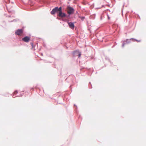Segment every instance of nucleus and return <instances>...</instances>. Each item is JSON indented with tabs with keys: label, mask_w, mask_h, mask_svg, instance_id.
<instances>
[{
	"label": "nucleus",
	"mask_w": 146,
	"mask_h": 146,
	"mask_svg": "<svg viewBox=\"0 0 146 146\" xmlns=\"http://www.w3.org/2000/svg\"><path fill=\"white\" fill-rule=\"evenodd\" d=\"M124 46V44H123V46Z\"/></svg>",
	"instance_id": "10"
},
{
	"label": "nucleus",
	"mask_w": 146,
	"mask_h": 146,
	"mask_svg": "<svg viewBox=\"0 0 146 146\" xmlns=\"http://www.w3.org/2000/svg\"><path fill=\"white\" fill-rule=\"evenodd\" d=\"M61 7H60L59 8H58V7H55V8L53 9L52 11L51 12V14L52 15H54L56 13H58V14L59 12L60 11V10H61Z\"/></svg>",
	"instance_id": "1"
},
{
	"label": "nucleus",
	"mask_w": 146,
	"mask_h": 146,
	"mask_svg": "<svg viewBox=\"0 0 146 146\" xmlns=\"http://www.w3.org/2000/svg\"><path fill=\"white\" fill-rule=\"evenodd\" d=\"M68 25L69 27L70 28H71L72 29H73L74 28V24L72 22H70L68 23Z\"/></svg>",
	"instance_id": "6"
},
{
	"label": "nucleus",
	"mask_w": 146,
	"mask_h": 146,
	"mask_svg": "<svg viewBox=\"0 0 146 146\" xmlns=\"http://www.w3.org/2000/svg\"><path fill=\"white\" fill-rule=\"evenodd\" d=\"M77 52V51H76V52Z\"/></svg>",
	"instance_id": "9"
},
{
	"label": "nucleus",
	"mask_w": 146,
	"mask_h": 146,
	"mask_svg": "<svg viewBox=\"0 0 146 146\" xmlns=\"http://www.w3.org/2000/svg\"><path fill=\"white\" fill-rule=\"evenodd\" d=\"M23 30L22 29L17 30L15 34L17 35H19L23 33Z\"/></svg>",
	"instance_id": "4"
},
{
	"label": "nucleus",
	"mask_w": 146,
	"mask_h": 146,
	"mask_svg": "<svg viewBox=\"0 0 146 146\" xmlns=\"http://www.w3.org/2000/svg\"><path fill=\"white\" fill-rule=\"evenodd\" d=\"M30 40V38L28 36H25L22 38V40L25 42H28Z\"/></svg>",
	"instance_id": "5"
},
{
	"label": "nucleus",
	"mask_w": 146,
	"mask_h": 146,
	"mask_svg": "<svg viewBox=\"0 0 146 146\" xmlns=\"http://www.w3.org/2000/svg\"><path fill=\"white\" fill-rule=\"evenodd\" d=\"M82 18H84V17H82Z\"/></svg>",
	"instance_id": "11"
},
{
	"label": "nucleus",
	"mask_w": 146,
	"mask_h": 146,
	"mask_svg": "<svg viewBox=\"0 0 146 146\" xmlns=\"http://www.w3.org/2000/svg\"><path fill=\"white\" fill-rule=\"evenodd\" d=\"M58 15L60 17H65L66 16L65 13H62V8L61 9V10H60L59 13H58Z\"/></svg>",
	"instance_id": "3"
},
{
	"label": "nucleus",
	"mask_w": 146,
	"mask_h": 146,
	"mask_svg": "<svg viewBox=\"0 0 146 146\" xmlns=\"http://www.w3.org/2000/svg\"><path fill=\"white\" fill-rule=\"evenodd\" d=\"M17 92V91H16L14 92V94H16Z\"/></svg>",
	"instance_id": "7"
},
{
	"label": "nucleus",
	"mask_w": 146,
	"mask_h": 146,
	"mask_svg": "<svg viewBox=\"0 0 146 146\" xmlns=\"http://www.w3.org/2000/svg\"><path fill=\"white\" fill-rule=\"evenodd\" d=\"M67 9V12L69 15L72 14L74 13V10L72 7L68 6Z\"/></svg>",
	"instance_id": "2"
},
{
	"label": "nucleus",
	"mask_w": 146,
	"mask_h": 146,
	"mask_svg": "<svg viewBox=\"0 0 146 146\" xmlns=\"http://www.w3.org/2000/svg\"><path fill=\"white\" fill-rule=\"evenodd\" d=\"M80 55H81V54L80 53H79V54H78L79 57H80Z\"/></svg>",
	"instance_id": "8"
}]
</instances>
